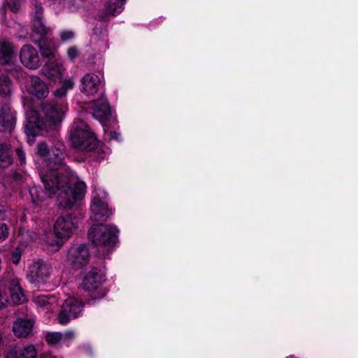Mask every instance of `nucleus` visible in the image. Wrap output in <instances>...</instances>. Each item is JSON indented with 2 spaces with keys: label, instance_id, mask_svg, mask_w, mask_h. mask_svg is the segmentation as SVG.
<instances>
[{
  "label": "nucleus",
  "instance_id": "23",
  "mask_svg": "<svg viewBox=\"0 0 358 358\" xmlns=\"http://www.w3.org/2000/svg\"><path fill=\"white\" fill-rule=\"evenodd\" d=\"M124 2L125 0H108L103 10L104 15L101 17L102 20L108 16L120 14L123 10Z\"/></svg>",
  "mask_w": 358,
  "mask_h": 358
},
{
  "label": "nucleus",
  "instance_id": "32",
  "mask_svg": "<svg viewBox=\"0 0 358 358\" xmlns=\"http://www.w3.org/2000/svg\"><path fill=\"white\" fill-rule=\"evenodd\" d=\"M20 2L21 0H6L8 8L14 13L19 10Z\"/></svg>",
  "mask_w": 358,
  "mask_h": 358
},
{
  "label": "nucleus",
  "instance_id": "26",
  "mask_svg": "<svg viewBox=\"0 0 358 358\" xmlns=\"http://www.w3.org/2000/svg\"><path fill=\"white\" fill-rule=\"evenodd\" d=\"M74 81L72 78L65 80L60 88L54 92V95L57 100H64L63 97L66 96L67 91L74 86Z\"/></svg>",
  "mask_w": 358,
  "mask_h": 358
},
{
  "label": "nucleus",
  "instance_id": "17",
  "mask_svg": "<svg viewBox=\"0 0 358 358\" xmlns=\"http://www.w3.org/2000/svg\"><path fill=\"white\" fill-rule=\"evenodd\" d=\"M34 302L41 311L53 312L58 306V300L54 295H41L34 298Z\"/></svg>",
  "mask_w": 358,
  "mask_h": 358
},
{
  "label": "nucleus",
  "instance_id": "29",
  "mask_svg": "<svg viewBox=\"0 0 358 358\" xmlns=\"http://www.w3.org/2000/svg\"><path fill=\"white\" fill-rule=\"evenodd\" d=\"M20 241L23 244H27L29 242L36 240V234L28 230L21 229L19 232Z\"/></svg>",
  "mask_w": 358,
  "mask_h": 358
},
{
  "label": "nucleus",
  "instance_id": "20",
  "mask_svg": "<svg viewBox=\"0 0 358 358\" xmlns=\"http://www.w3.org/2000/svg\"><path fill=\"white\" fill-rule=\"evenodd\" d=\"M6 358H37V351L34 345H27L20 349L10 350Z\"/></svg>",
  "mask_w": 358,
  "mask_h": 358
},
{
  "label": "nucleus",
  "instance_id": "31",
  "mask_svg": "<svg viewBox=\"0 0 358 358\" xmlns=\"http://www.w3.org/2000/svg\"><path fill=\"white\" fill-rule=\"evenodd\" d=\"M59 36L63 42H67L74 38L75 33L71 30H63L60 32Z\"/></svg>",
  "mask_w": 358,
  "mask_h": 358
},
{
  "label": "nucleus",
  "instance_id": "42",
  "mask_svg": "<svg viewBox=\"0 0 358 358\" xmlns=\"http://www.w3.org/2000/svg\"><path fill=\"white\" fill-rule=\"evenodd\" d=\"M69 10H70V11H74V9H73V8H69Z\"/></svg>",
  "mask_w": 358,
  "mask_h": 358
},
{
  "label": "nucleus",
  "instance_id": "41",
  "mask_svg": "<svg viewBox=\"0 0 358 358\" xmlns=\"http://www.w3.org/2000/svg\"><path fill=\"white\" fill-rule=\"evenodd\" d=\"M0 219H4V216L1 213V209L0 208Z\"/></svg>",
  "mask_w": 358,
  "mask_h": 358
},
{
  "label": "nucleus",
  "instance_id": "30",
  "mask_svg": "<svg viewBox=\"0 0 358 358\" xmlns=\"http://www.w3.org/2000/svg\"><path fill=\"white\" fill-rule=\"evenodd\" d=\"M45 340L50 345H56L63 340V335L59 332H49L45 336Z\"/></svg>",
  "mask_w": 358,
  "mask_h": 358
},
{
  "label": "nucleus",
  "instance_id": "27",
  "mask_svg": "<svg viewBox=\"0 0 358 358\" xmlns=\"http://www.w3.org/2000/svg\"><path fill=\"white\" fill-rule=\"evenodd\" d=\"M33 29L41 38L48 35L50 31V29L45 26L43 20H33Z\"/></svg>",
  "mask_w": 358,
  "mask_h": 358
},
{
  "label": "nucleus",
  "instance_id": "7",
  "mask_svg": "<svg viewBox=\"0 0 358 358\" xmlns=\"http://www.w3.org/2000/svg\"><path fill=\"white\" fill-rule=\"evenodd\" d=\"M83 303L75 298L66 299L62 305L57 316V322L62 325H66L71 319L79 317L83 313Z\"/></svg>",
  "mask_w": 358,
  "mask_h": 358
},
{
  "label": "nucleus",
  "instance_id": "34",
  "mask_svg": "<svg viewBox=\"0 0 358 358\" xmlns=\"http://www.w3.org/2000/svg\"><path fill=\"white\" fill-rule=\"evenodd\" d=\"M67 55L70 59H74L78 56V50L76 46H71L67 50Z\"/></svg>",
  "mask_w": 358,
  "mask_h": 358
},
{
  "label": "nucleus",
  "instance_id": "24",
  "mask_svg": "<svg viewBox=\"0 0 358 358\" xmlns=\"http://www.w3.org/2000/svg\"><path fill=\"white\" fill-rule=\"evenodd\" d=\"M43 240L45 243L52 248L55 250H58L64 241L62 237H59L55 232H48L44 235Z\"/></svg>",
  "mask_w": 358,
  "mask_h": 358
},
{
  "label": "nucleus",
  "instance_id": "25",
  "mask_svg": "<svg viewBox=\"0 0 358 358\" xmlns=\"http://www.w3.org/2000/svg\"><path fill=\"white\" fill-rule=\"evenodd\" d=\"M13 162L10 155V150L8 145H0V166L6 168L9 166Z\"/></svg>",
  "mask_w": 358,
  "mask_h": 358
},
{
  "label": "nucleus",
  "instance_id": "6",
  "mask_svg": "<svg viewBox=\"0 0 358 358\" xmlns=\"http://www.w3.org/2000/svg\"><path fill=\"white\" fill-rule=\"evenodd\" d=\"M104 281L103 272L97 268H92L84 277L82 287L90 293L92 299L102 298L106 295V292L102 288Z\"/></svg>",
  "mask_w": 358,
  "mask_h": 358
},
{
  "label": "nucleus",
  "instance_id": "11",
  "mask_svg": "<svg viewBox=\"0 0 358 358\" xmlns=\"http://www.w3.org/2000/svg\"><path fill=\"white\" fill-rule=\"evenodd\" d=\"M103 86V78L94 73H87L80 79V92L87 96L95 95Z\"/></svg>",
  "mask_w": 358,
  "mask_h": 358
},
{
  "label": "nucleus",
  "instance_id": "19",
  "mask_svg": "<svg viewBox=\"0 0 358 358\" xmlns=\"http://www.w3.org/2000/svg\"><path fill=\"white\" fill-rule=\"evenodd\" d=\"M92 109L93 116L101 122L107 120L110 115V108L104 98L94 101Z\"/></svg>",
  "mask_w": 358,
  "mask_h": 358
},
{
  "label": "nucleus",
  "instance_id": "39",
  "mask_svg": "<svg viewBox=\"0 0 358 358\" xmlns=\"http://www.w3.org/2000/svg\"><path fill=\"white\" fill-rule=\"evenodd\" d=\"M20 260V253L15 252L12 255V262L13 264H17L19 263Z\"/></svg>",
  "mask_w": 358,
  "mask_h": 358
},
{
  "label": "nucleus",
  "instance_id": "36",
  "mask_svg": "<svg viewBox=\"0 0 358 358\" xmlns=\"http://www.w3.org/2000/svg\"><path fill=\"white\" fill-rule=\"evenodd\" d=\"M16 154L18 157V159L20 162V164H25V154H24V151L20 148H17V149H16Z\"/></svg>",
  "mask_w": 358,
  "mask_h": 358
},
{
  "label": "nucleus",
  "instance_id": "14",
  "mask_svg": "<svg viewBox=\"0 0 358 358\" xmlns=\"http://www.w3.org/2000/svg\"><path fill=\"white\" fill-rule=\"evenodd\" d=\"M64 71V69L59 59L48 61L41 69L43 75L53 82L60 80Z\"/></svg>",
  "mask_w": 358,
  "mask_h": 358
},
{
  "label": "nucleus",
  "instance_id": "21",
  "mask_svg": "<svg viewBox=\"0 0 358 358\" xmlns=\"http://www.w3.org/2000/svg\"><path fill=\"white\" fill-rule=\"evenodd\" d=\"M41 55L48 61L59 59L57 55V49L52 41L41 40L38 44Z\"/></svg>",
  "mask_w": 358,
  "mask_h": 358
},
{
  "label": "nucleus",
  "instance_id": "8",
  "mask_svg": "<svg viewBox=\"0 0 358 358\" xmlns=\"http://www.w3.org/2000/svg\"><path fill=\"white\" fill-rule=\"evenodd\" d=\"M78 224L76 218L66 213L57 217L54 224V231L59 237L67 240L74 234Z\"/></svg>",
  "mask_w": 358,
  "mask_h": 358
},
{
  "label": "nucleus",
  "instance_id": "3",
  "mask_svg": "<svg viewBox=\"0 0 358 358\" xmlns=\"http://www.w3.org/2000/svg\"><path fill=\"white\" fill-rule=\"evenodd\" d=\"M70 136L72 145L78 150L91 151L96 147L95 137L82 120L72 124Z\"/></svg>",
  "mask_w": 358,
  "mask_h": 358
},
{
  "label": "nucleus",
  "instance_id": "37",
  "mask_svg": "<svg viewBox=\"0 0 358 358\" xmlns=\"http://www.w3.org/2000/svg\"><path fill=\"white\" fill-rule=\"evenodd\" d=\"M8 302V297L6 295H2L0 293V308L5 307Z\"/></svg>",
  "mask_w": 358,
  "mask_h": 358
},
{
  "label": "nucleus",
  "instance_id": "35",
  "mask_svg": "<svg viewBox=\"0 0 358 358\" xmlns=\"http://www.w3.org/2000/svg\"><path fill=\"white\" fill-rule=\"evenodd\" d=\"M8 234L7 226L3 223H0V241L5 240Z\"/></svg>",
  "mask_w": 358,
  "mask_h": 358
},
{
  "label": "nucleus",
  "instance_id": "43",
  "mask_svg": "<svg viewBox=\"0 0 358 358\" xmlns=\"http://www.w3.org/2000/svg\"><path fill=\"white\" fill-rule=\"evenodd\" d=\"M288 358H293L292 357H289Z\"/></svg>",
  "mask_w": 358,
  "mask_h": 358
},
{
  "label": "nucleus",
  "instance_id": "12",
  "mask_svg": "<svg viewBox=\"0 0 358 358\" xmlns=\"http://www.w3.org/2000/svg\"><path fill=\"white\" fill-rule=\"evenodd\" d=\"M90 252L84 245H74L68 250L66 259L73 267L79 268L85 266L90 259Z\"/></svg>",
  "mask_w": 358,
  "mask_h": 358
},
{
  "label": "nucleus",
  "instance_id": "15",
  "mask_svg": "<svg viewBox=\"0 0 358 358\" xmlns=\"http://www.w3.org/2000/svg\"><path fill=\"white\" fill-rule=\"evenodd\" d=\"M15 123V113L8 105L0 106L1 131H10Z\"/></svg>",
  "mask_w": 358,
  "mask_h": 358
},
{
  "label": "nucleus",
  "instance_id": "28",
  "mask_svg": "<svg viewBox=\"0 0 358 358\" xmlns=\"http://www.w3.org/2000/svg\"><path fill=\"white\" fill-rule=\"evenodd\" d=\"M12 84L7 76L0 77V96H6L11 92Z\"/></svg>",
  "mask_w": 358,
  "mask_h": 358
},
{
  "label": "nucleus",
  "instance_id": "9",
  "mask_svg": "<svg viewBox=\"0 0 358 358\" xmlns=\"http://www.w3.org/2000/svg\"><path fill=\"white\" fill-rule=\"evenodd\" d=\"M3 279L5 283L8 285L10 301L15 304H20L24 302L26 298L20 285V280L14 273L8 271L3 275Z\"/></svg>",
  "mask_w": 358,
  "mask_h": 358
},
{
  "label": "nucleus",
  "instance_id": "18",
  "mask_svg": "<svg viewBox=\"0 0 358 358\" xmlns=\"http://www.w3.org/2000/svg\"><path fill=\"white\" fill-rule=\"evenodd\" d=\"M34 321L30 319L18 318L13 323V331L18 338H26L29 336L33 329Z\"/></svg>",
  "mask_w": 358,
  "mask_h": 358
},
{
  "label": "nucleus",
  "instance_id": "38",
  "mask_svg": "<svg viewBox=\"0 0 358 358\" xmlns=\"http://www.w3.org/2000/svg\"><path fill=\"white\" fill-rule=\"evenodd\" d=\"M63 335V340H71L74 337V332L73 331H67Z\"/></svg>",
  "mask_w": 358,
  "mask_h": 358
},
{
  "label": "nucleus",
  "instance_id": "13",
  "mask_svg": "<svg viewBox=\"0 0 358 358\" xmlns=\"http://www.w3.org/2000/svg\"><path fill=\"white\" fill-rule=\"evenodd\" d=\"M21 62L29 69H35L40 66V57L35 48L29 45H24L20 50Z\"/></svg>",
  "mask_w": 358,
  "mask_h": 358
},
{
  "label": "nucleus",
  "instance_id": "10",
  "mask_svg": "<svg viewBox=\"0 0 358 358\" xmlns=\"http://www.w3.org/2000/svg\"><path fill=\"white\" fill-rule=\"evenodd\" d=\"M28 278L31 282H40L50 275V265L42 259L34 260L29 266Z\"/></svg>",
  "mask_w": 358,
  "mask_h": 358
},
{
  "label": "nucleus",
  "instance_id": "1",
  "mask_svg": "<svg viewBox=\"0 0 358 358\" xmlns=\"http://www.w3.org/2000/svg\"><path fill=\"white\" fill-rule=\"evenodd\" d=\"M64 150V143L59 141L51 147L44 142L38 143L37 153L46 166V169L40 173L45 191L37 187L30 189L34 203L38 204L47 198L56 196L60 208L71 209L84 197L86 185L83 181H76L66 166Z\"/></svg>",
  "mask_w": 358,
  "mask_h": 358
},
{
  "label": "nucleus",
  "instance_id": "4",
  "mask_svg": "<svg viewBox=\"0 0 358 358\" xmlns=\"http://www.w3.org/2000/svg\"><path fill=\"white\" fill-rule=\"evenodd\" d=\"M108 194L102 188H95L92 196L90 219L94 222H104L112 214L108 208Z\"/></svg>",
  "mask_w": 358,
  "mask_h": 358
},
{
  "label": "nucleus",
  "instance_id": "22",
  "mask_svg": "<svg viewBox=\"0 0 358 358\" xmlns=\"http://www.w3.org/2000/svg\"><path fill=\"white\" fill-rule=\"evenodd\" d=\"M15 57L12 44L7 41H0V61L3 64H10Z\"/></svg>",
  "mask_w": 358,
  "mask_h": 358
},
{
  "label": "nucleus",
  "instance_id": "16",
  "mask_svg": "<svg viewBox=\"0 0 358 358\" xmlns=\"http://www.w3.org/2000/svg\"><path fill=\"white\" fill-rule=\"evenodd\" d=\"M28 92L31 95L37 99H43L49 94L48 86L38 76H33L31 78Z\"/></svg>",
  "mask_w": 358,
  "mask_h": 358
},
{
  "label": "nucleus",
  "instance_id": "5",
  "mask_svg": "<svg viewBox=\"0 0 358 358\" xmlns=\"http://www.w3.org/2000/svg\"><path fill=\"white\" fill-rule=\"evenodd\" d=\"M117 234L115 227L99 224L90 228L88 236L94 245L111 246L116 242Z\"/></svg>",
  "mask_w": 358,
  "mask_h": 358
},
{
  "label": "nucleus",
  "instance_id": "33",
  "mask_svg": "<svg viewBox=\"0 0 358 358\" xmlns=\"http://www.w3.org/2000/svg\"><path fill=\"white\" fill-rule=\"evenodd\" d=\"M43 8L41 5L36 4L34 8V20H43Z\"/></svg>",
  "mask_w": 358,
  "mask_h": 358
},
{
  "label": "nucleus",
  "instance_id": "40",
  "mask_svg": "<svg viewBox=\"0 0 358 358\" xmlns=\"http://www.w3.org/2000/svg\"><path fill=\"white\" fill-rule=\"evenodd\" d=\"M110 136L112 138H115L116 140L119 139V134L115 131H110Z\"/></svg>",
  "mask_w": 358,
  "mask_h": 358
},
{
  "label": "nucleus",
  "instance_id": "2",
  "mask_svg": "<svg viewBox=\"0 0 358 358\" xmlns=\"http://www.w3.org/2000/svg\"><path fill=\"white\" fill-rule=\"evenodd\" d=\"M67 110L68 105L65 100H54L52 102L43 104L40 117L35 110L27 112L25 132L29 138H32L31 140L34 141V138L37 134L36 129L55 130L62 122Z\"/></svg>",
  "mask_w": 358,
  "mask_h": 358
}]
</instances>
